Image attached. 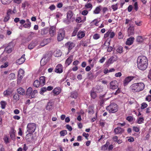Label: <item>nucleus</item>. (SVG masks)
Wrapping results in <instances>:
<instances>
[{"label":"nucleus","instance_id":"nucleus-16","mask_svg":"<svg viewBox=\"0 0 151 151\" xmlns=\"http://www.w3.org/2000/svg\"><path fill=\"white\" fill-rule=\"evenodd\" d=\"M85 35V31H79L77 34V36L78 38L81 39Z\"/></svg>","mask_w":151,"mask_h":151},{"label":"nucleus","instance_id":"nucleus-59","mask_svg":"<svg viewBox=\"0 0 151 151\" xmlns=\"http://www.w3.org/2000/svg\"><path fill=\"white\" fill-rule=\"evenodd\" d=\"M135 24L137 26H140L142 25V22L141 21H135Z\"/></svg>","mask_w":151,"mask_h":151},{"label":"nucleus","instance_id":"nucleus-46","mask_svg":"<svg viewBox=\"0 0 151 151\" xmlns=\"http://www.w3.org/2000/svg\"><path fill=\"white\" fill-rule=\"evenodd\" d=\"M31 22L27 23L24 24L23 26L25 28H29L31 26Z\"/></svg>","mask_w":151,"mask_h":151},{"label":"nucleus","instance_id":"nucleus-28","mask_svg":"<svg viewBox=\"0 0 151 151\" xmlns=\"http://www.w3.org/2000/svg\"><path fill=\"white\" fill-rule=\"evenodd\" d=\"M32 91V88L31 87H29L27 90L26 95L28 97L30 96L31 95V96Z\"/></svg>","mask_w":151,"mask_h":151},{"label":"nucleus","instance_id":"nucleus-18","mask_svg":"<svg viewBox=\"0 0 151 151\" xmlns=\"http://www.w3.org/2000/svg\"><path fill=\"white\" fill-rule=\"evenodd\" d=\"M13 92V91L10 89H8L5 91L3 93L4 96L8 97L10 96Z\"/></svg>","mask_w":151,"mask_h":151},{"label":"nucleus","instance_id":"nucleus-49","mask_svg":"<svg viewBox=\"0 0 151 151\" xmlns=\"http://www.w3.org/2000/svg\"><path fill=\"white\" fill-rule=\"evenodd\" d=\"M60 134L61 136H63L67 134V131L66 130H63L61 131Z\"/></svg>","mask_w":151,"mask_h":151},{"label":"nucleus","instance_id":"nucleus-22","mask_svg":"<svg viewBox=\"0 0 151 151\" xmlns=\"http://www.w3.org/2000/svg\"><path fill=\"white\" fill-rule=\"evenodd\" d=\"M134 28L133 27L130 26L128 27L127 32L129 35L130 36L133 35L134 33Z\"/></svg>","mask_w":151,"mask_h":151},{"label":"nucleus","instance_id":"nucleus-50","mask_svg":"<svg viewBox=\"0 0 151 151\" xmlns=\"http://www.w3.org/2000/svg\"><path fill=\"white\" fill-rule=\"evenodd\" d=\"M47 62V61L45 60V58H43L40 61V65L42 66H44L46 64Z\"/></svg>","mask_w":151,"mask_h":151},{"label":"nucleus","instance_id":"nucleus-19","mask_svg":"<svg viewBox=\"0 0 151 151\" xmlns=\"http://www.w3.org/2000/svg\"><path fill=\"white\" fill-rule=\"evenodd\" d=\"M134 38L133 37H130L128 38L126 42V44L129 45L132 44L133 42Z\"/></svg>","mask_w":151,"mask_h":151},{"label":"nucleus","instance_id":"nucleus-25","mask_svg":"<svg viewBox=\"0 0 151 151\" xmlns=\"http://www.w3.org/2000/svg\"><path fill=\"white\" fill-rule=\"evenodd\" d=\"M116 56H112L108 60V63L110 64L113 63L114 61L116 60Z\"/></svg>","mask_w":151,"mask_h":151},{"label":"nucleus","instance_id":"nucleus-4","mask_svg":"<svg viewBox=\"0 0 151 151\" xmlns=\"http://www.w3.org/2000/svg\"><path fill=\"white\" fill-rule=\"evenodd\" d=\"M36 128V124L34 123H30L28 124L27 130L28 132L33 133L35 131Z\"/></svg>","mask_w":151,"mask_h":151},{"label":"nucleus","instance_id":"nucleus-5","mask_svg":"<svg viewBox=\"0 0 151 151\" xmlns=\"http://www.w3.org/2000/svg\"><path fill=\"white\" fill-rule=\"evenodd\" d=\"M65 36V32L64 30L62 29H60L57 35V39L58 41H61L64 39Z\"/></svg>","mask_w":151,"mask_h":151},{"label":"nucleus","instance_id":"nucleus-21","mask_svg":"<svg viewBox=\"0 0 151 151\" xmlns=\"http://www.w3.org/2000/svg\"><path fill=\"white\" fill-rule=\"evenodd\" d=\"M17 91L18 93L21 95H24L25 94V90L22 88H18Z\"/></svg>","mask_w":151,"mask_h":151},{"label":"nucleus","instance_id":"nucleus-3","mask_svg":"<svg viewBox=\"0 0 151 151\" xmlns=\"http://www.w3.org/2000/svg\"><path fill=\"white\" fill-rule=\"evenodd\" d=\"M106 109L110 113H115L117 111L119 107L116 104L113 102L111 103L109 106H106Z\"/></svg>","mask_w":151,"mask_h":151},{"label":"nucleus","instance_id":"nucleus-48","mask_svg":"<svg viewBox=\"0 0 151 151\" xmlns=\"http://www.w3.org/2000/svg\"><path fill=\"white\" fill-rule=\"evenodd\" d=\"M147 104L146 103L143 102L141 104V109H144L147 108Z\"/></svg>","mask_w":151,"mask_h":151},{"label":"nucleus","instance_id":"nucleus-26","mask_svg":"<svg viewBox=\"0 0 151 151\" xmlns=\"http://www.w3.org/2000/svg\"><path fill=\"white\" fill-rule=\"evenodd\" d=\"M101 6H99L96 8L93 11V13L95 14H98L100 13L101 11Z\"/></svg>","mask_w":151,"mask_h":151},{"label":"nucleus","instance_id":"nucleus-43","mask_svg":"<svg viewBox=\"0 0 151 151\" xmlns=\"http://www.w3.org/2000/svg\"><path fill=\"white\" fill-rule=\"evenodd\" d=\"M136 40L137 42H143V39L142 36H139L137 37Z\"/></svg>","mask_w":151,"mask_h":151},{"label":"nucleus","instance_id":"nucleus-1","mask_svg":"<svg viewBox=\"0 0 151 151\" xmlns=\"http://www.w3.org/2000/svg\"><path fill=\"white\" fill-rule=\"evenodd\" d=\"M148 61L147 58L145 56H139L137 59V65L140 70H143L147 68Z\"/></svg>","mask_w":151,"mask_h":151},{"label":"nucleus","instance_id":"nucleus-53","mask_svg":"<svg viewBox=\"0 0 151 151\" xmlns=\"http://www.w3.org/2000/svg\"><path fill=\"white\" fill-rule=\"evenodd\" d=\"M134 9H135L136 11L138 10V4L137 2H136L134 3L133 5Z\"/></svg>","mask_w":151,"mask_h":151},{"label":"nucleus","instance_id":"nucleus-32","mask_svg":"<svg viewBox=\"0 0 151 151\" xmlns=\"http://www.w3.org/2000/svg\"><path fill=\"white\" fill-rule=\"evenodd\" d=\"M15 131L13 129L11 131L10 133V137L12 140H14L15 139Z\"/></svg>","mask_w":151,"mask_h":151},{"label":"nucleus","instance_id":"nucleus-9","mask_svg":"<svg viewBox=\"0 0 151 151\" xmlns=\"http://www.w3.org/2000/svg\"><path fill=\"white\" fill-rule=\"evenodd\" d=\"M134 78V77L133 76H129L126 77L123 81L124 85L125 86H127Z\"/></svg>","mask_w":151,"mask_h":151},{"label":"nucleus","instance_id":"nucleus-35","mask_svg":"<svg viewBox=\"0 0 151 151\" xmlns=\"http://www.w3.org/2000/svg\"><path fill=\"white\" fill-rule=\"evenodd\" d=\"M36 44L33 42H32L28 45V48L29 49L31 50L36 46Z\"/></svg>","mask_w":151,"mask_h":151},{"label":"nucleus","instance_id":"nucleus-42","mask_svg":"<svg viewBox=\"0 0 151 151\" xmlns=\"http://www.w3.org/2000/svg\"><path fill=\"white\" fill-rule=\"evenodd\" d=\"M87 77L89 79H92L93 77V75L92 73L90 71L87 73Z\"/></svg>","mask_w":151,"mask_h":151},{"label":"nucleus","instance_id":"nucleus-11","mask_svg":"<svg viewBox=\"0 0 151 151\" xmlns=\"http://www.w3.org/2000/svg\"><path fill=\"white\" fill-rule=\"evenodd\" d=\"M61 91V89L60 87H56L54 88L52 92L53 93L54 96L58 95H59Z\"/></svg>","mask_w":151,"mask_h":151},{"label":"nucleus","instance_id":"nucleus-10","mask_svg":"<svg viewBox=\"0 0 151 151\" xmlns=\"http://www.w3.org/2000/svg\"><path fill=\"white\" fill-rule=\"evenodd\" d=\"M110 88L112 89H115L118 87L117 82L116 81H114L110 83Z\"/></svg>","mask_w":151,"mask_h":151},{"label":"nucleus","instance_id":"nucleus-41","mask_svg":"<svg viewBox=\"0 0 151 151\" xmlns=\"http://www.w3.org/2000/svg\"><path fill=\"white\" fill-rule=\"evenodd\" d=\"M78 29L79 28L78 27L75 28L73 33H72V36H75L76 35H77V32Z\"/></svg>","mask_w":151,"mask_h":151},{"label":"nucleus","instance_id":"nucleus-36","mask_svg":"<svg viewBox=\"0 0 151 151\" xmlns=\"http://www.w3.org/2000/svg\"><path fill=\"white\" fill-rule=\"evenodd\" d=\"M86 8L89 9V11H90L92 8V5L90 3H87L85 6Z\"/></svg>","mask_w":151,"mask_h":151},{"label":"nucleus","instance_id":"nucleus-13","mask_svg":"<svg viewBox=\"0 0 151 151\" xmlns=\"http://www.w3.org/2000/svg\"><path fill=\"white\" fill-rule=\"evenodd\" d=\"M124 131V130L120 127H118L114 129V132L115 134H122Z\"/></svg>","mask_w":151,"mask_h":151},{"label":"nucleus","instance_id":"nucleus-60","mask_svg":"<svg viewBox=\"0 0 151 151\" xmlns=\"http://www.w3.org/2000/svg\"><path fill=\"white\" fill-rule=\"evenodd\" d=\"M111 33V30H109L108 32H107L104 35V37L105 38L109 36L110 35V33Z\"/></svg>","mask_w":151,"mask_h":151},{"label":"nucleus","instance_id":"nucleus-33","mask_svg":"<svg viewBox=\"0 0 151 151\" xmlns=\"http://www.w3.org/2000/svg\"><path fill=\"white\" fill-rule=\"evenodd\" d=\"M90 96L93 99H95L96 96L97 95L96 93L94 92V90H92L90 92Z\"/></svg>","mask_w":151,"mask_h":151},{"label":"nucleus","instance_id":"nucleus-47","mask_svg":"<svg viewBox=\"0 0 151 151\" xmlns=\"http://www.w3.org/2000/svg\"><path fill=\"white\" fill-rule=\"evenodd\" d=\"M116 51L119 53H121L123 51V47L122 46H119L116 49Z\"/></svg>","mask_w":151,"mask_h":151},{"label":"nucleus","instance_id":"nucleus-8","mask_svg":"<svg viewBox=\"0 0 151 151\" xmlns=\"http://www.w3.org/2000/svg\"><path fill=\"white\" fill-rule=\"evenodd\" d=\"M13 47V43L12 42H9L5 48V50L8 53H10L12 51Z\"/></svg>","mask_w":151,"mask_h":151},{"label":"nucleus","instance_id":"nucleus-24","mask_svg":"<svg viewBox=\"0 0 151 151\" xmlns=\"http://www.w3.org/2000/svg\"><path fill=\"white\" fill-rule=\"evenodd\" d=\"M28 133L26 134L25 138L27 140H29L33 139V136L32 133L28 132Z\"/></svg>","mask_w":151,"mask_h":151},{"label":"nucleus","instance_id":"nucleus-64","mask_svg":"<svg viewBox=\"0 0 151 151\" xmlns=\"http://www.w3.org/2000/svg\"><path fill=\"white\" fill-rule=\"evenodd\" d=\"M145 100L148 101V102L151 101V95H149L147 96L145 98Z\"/></svg>","mask_w":151,"mask_h":151},{"label":"nucleus","instance_id":"nucleus-52","mask_svg":"<svg viewBox=\"0 0 151 151\" xmlns=\"http://www.w3.org/2000/svg\"><path fill=\"white\" fill-rule=\"evenodd\" d=\"M47 29H44L41 30V34L43 35H46L48 32Z\"/></svg>","mask_w":151,"mask_h":151},{"label":"nucleus","instance_id":"nucleus-61","mask_svg":"<svg viewBox=\"0 0 151 151\" xmlns=\"http://www.w3.org/2000/svg\"><path fill=\"white\" fill-rule=\"evenodd\" d=\"M126 119L129 122H131L133 120V118L132 116H129L126 118Z\"/></svg>","mask_w":151,"mask_h":151},{"label":"nucleus","instance_id":"nucleus-6","mask_svg":"<svg viewBox=\"0 0 151 151\" xmlns=\"http://www.w3.org/2000/svg\"><path fill=\"white\" fill-rule=\"evenodd\" d=\"M24 71L20 69L18 71V74L17 79V83H20L24 76Z\"/></svg>","mask_w":151,"mask_h":151},{"label":"nucleus","instance_id":"nucleus-27","mask_svg":"<svg viewBox=\"0 0 151 151\" xmlns=\"http://www.w3.org/2000/svg\"><path fill=\"white\" fill-rule=\"evenodd\" d=\"M73 16V12L71 10H69L67 13V18L68 20H70Z\"/></svg>","mask_w":151,"mask_h":151},{"label":"nucleus","instance_id":"nucleus-57","mask_svg":"<svg viewBox=\"0 0 151 151\" xmlns=\"http://www.w3.org/2000/svg\"><path fill=\"white\" fill-rule=\"evenodd\" d=\"M37 90H34L33 91V92H32V94H31V98H34L35 96V94L37 93Z\"/></svg>","mask_w":151,"mask_h":151},{"label":"nucleus","instance_id":"nucleus-7","mask_svg":"<svg viewBox=\"0 0 151 151\" xmlns=\"http://www.w3.org/2000/svg\"><path fill=\"white\" fill-rule=\"evenodd\" d=\"M55 72L58 73H61L63 72V67L60 64L57 65L55 69Z\"/></svg>","mask_w":151,"mask_h":151},{"label":"nucleus","instance_id":"nucleus-44","mask_svg":"<svg viewBox=\"0 0 151 151\" xmlns=\"http://www.w3.org/2000/svg\"><path fill=\"white\" fill-rule=\"evenodd\" d=\"M88 112L89 114H93L94 113L93 107L92 106H89V107Z\"/></svg>","mask_w":151,"mask_h":151},{"label":"nucleus","instance_id":"nucleus-23","mask_svg":"<svg viewBox=\"0 0 151 151\" xmlns=\"http://www.w3.org/2000/svg\"><path fill=\"white\" fill-rule=\"evenodd\" d=\"M45 77L44 76H41L40 78V81L42 86H43L45 83Z\"/></svg>","mask_w":151,"mask_h":151},{"label":"nucleus","instance_id":"nucleus-34","mask_svg":"<svg viewBox=\"0 0 151 151\" xmlns=\"http://www.w3.org/2000/svg\"><path fill=\"white\" fill-rule=\"evenodd\" d=\"M109 142L108 141H107L106 142V144L102 147V150H107L108 149V147L109 145Z\"/></svg>","mask_w":151,"mask_h":151},{"label":"nucleus","instance_id":"nucleus-31","mask_svg":"<svg viewBox=\"0 0 151 151\" xmlns=\"http://www.w3.org/2000/svg\"><path fill=\"white\" fill-rule=\"evenodd\" d=\"M144 120V119L143 117H139L137 119V122L138 124H141L143 123Z\"/></svg>","mask_w":151,"mask_h":151},{"label":"nucleus","instance_id":"nucleus-17","mask_svg":"<svg viewBox=\"0 0 151 151\" xmlns=\"http://www.w3.org/2000/svg\"><path fill=\"white\" fill-rule=\"evenodd\" d=\"M73 56L70 55L67 59L65 62V64L67 66H69L73 60Z\"/></svg>","mask_w":151,"mask_h":151},{"label":"nucleus","instance_id":"nucleus-58","mask_svg":"<svg viewBox=\"0 0 151 151\" xmlns=\"http://www.w3.org/2000/svg\"><path fill=\"white\" fill-rule=\"evenodd\" d=\"M14 12L13 11H12L11 9H9L7 10V15H9L10 16V14H14Z\"/></svg>","mask_w":151,"mask_h":151},{"label":"nucleus","instance_id":"nucleus-20","mask_svg":"<svg viewBox=\"0 0 151 151\" xmlns=\"http://www.w3.org/2000/svg\"><path fill=\"white\" fill-rule=\"evenodd\" d=\"M53 104L52 102H49L47 104L46 109V110H52L53 108Z\"/></svg>","mask_w":151,"mask_h":151},{"label":"nucleus","instance_id":"nucleus-14","mask_svg":"<svg viewBox=\"0 0 151 151\" xmlns=\"http://www.w3.org/2000/svg\"><path fill=\"white\" fill-rule=\"evenodd\" d=\"M49 34L50 36H53L56 33V28L55 27H51L49 30Z\"/></svg>","mask_w":151,"mask_h":151},{"label":"nucleus","instance_id":"nucleus-54","mask_svg":"<svg viewBox=\"0 0 151 151\" xmlns=\"http://www.w3.org/2000/svg\"><path fill=\"white\" fill-rule=\"evenodd\" d=\"M111 8L113 9V11H115L117 10L118 9V6L117 4L112 5L111 6Z\"/></svg>","mask_w":151,"mask_h":151},{"label":"nucleus","instance_id":"nucleus-39","mask_svg":"<svg viewBox=\"0 0 151 151\" xmlns=\"http://www.w3.org/2000/svg\"><path fill=\"white\" fill-rule=\"evenodd\" d=\"M78 96V93L77 92H73L71 93L70 97L76 99Z\"/></svg>","mask_w":151,"mask_h":151},{"label":"nucleus","instance_id":"nucleus-30","mask_svg":"<svg viewBox=\"0 0 151 151\" xmlns=\"http://www.w3.org/2000/svg\"><path fill=\"white\" fill-rule=\"evenodd\" d=\"M40 85H41V84L39 80H36L34 81L33 86L35 87L38 88L40 86Z\"/></svg>","mask_w":151,"mask_h":151},{"label":"nucleus","instance_id":"nucleus-15","mask_svg":"<svg viewBox=\"0 0 151 151\" xmlns=\"http://www.w3.org/2000/svg\"><path fill=\"white\" fill-rule=\"evenodd\" d=\"M25 60V55H23L21 58L17 60L16 62L18 64L21 65L24 63Z\"/></svg>","mask_w":151,"mask_h":151},{"label":"nucleus","instance_id":"nucleus-51","mask_svg":"<svg viewBox=\"0 0 151 151\" xmlns=\"http://www.w3.org/2000/svg\"><path fill=\"white\" fill-rule=\"evenodd\" d=\"M100 37V35L99 34H95L93 36V38L94 40H97Z\"/></svg>","mask_w":151,"mask_h":151},{"label":"nucleus","instance_id":"nucleus-45","mask_svg":"<svg viewBox=\"0 0 151 151\" xmlns=\"http://www.w3.org/2000/svg\"><path fill=\"white\" fill-rule=\"evenodd\" d=\"M15 75L14 73H11L10 74L9 76V78L10 80H13L15 79Z\"/></svg>","mask_w":151,"mask_h":151},{"label":"nucleus","instance_id":"nucleus-38","mask_svg":"<svg viewBox=\"0 0 151 151\" xmlns=\"http://www.w3.org/2000/svg\"><path fill=\"white\" fill-rule=\"evenodd\" d=\"M99 22L98 21L97 19H95L93 20L91 23V24L92 25L93 24L95 25L96 26H98V24L99 23Z\"/></svg>","mask_w":151,"mask_h":151},{"label":"nucleus","instance_id":"nucleus-12","mask_svg":"<svg viewBox=\"0 0 151 151\" xmlns=\"http://www.w3.org/2000/svg\"><path fill=\"white\" fill-rule=\"evenodd\" d=\"M65 46H68V53L75 46V44L72 42H68L65 44Z\"/></svg>","mask_w":151,"mask_h":151},{"label":"nucleus","instance_id":"nucleus-2","mask_svg":"<svg viewBox=\"0 0 151 151\" xmlns=\"http://www.w3.org/2000/svg\"><path fill=\"white\" fill-rule=\"evenodd\" d=\"M145 85L142 83H138L132 84L130 87L132 91L134 93L139 92L144 88Z\"/></svg>","mask_w":151,"mask_h":151},{"label":"nucleus","instance_id":"nucleus-40","mask_svg":"<svg viewBox=\"0 0 151 151\" xmlns=\"http://www.w3.org/2000/svg\"><path fill=\"white\" fill-rule=\"evenodd\" d=\"M0 104L1 105V109H4L5 108L6 105V103L4 101H1L0 102Z\"/></svg>","mask_w":151,"mask_h":151},{"label":"nucleus","instance_id":"nucleus-62","mask_svg":"<svg viewBox=\"0 0 151 151\" xmlns=\"http://www.w3.org/2000/svg\"><path fill=\"white\" fill-rule=\"evenodd\" d=\"M118 38L119 39H122L123 37V35L121 32H120L118 33Z\"/></svg>","mask_w":151,"mask_h":151},{"label":"nucleus","instance_id":"nucleus-55","mask_svg":"<svg viewBox=\"0 0 151 151\" xmlns=\"http://www.w3.org/2000/svg\"><path fill=\"white\" fill-rule=\"evenodd\" d=\"M47 40H44L40 44V45L42 47H43L44 46H45V45H47Z\"/></svg>","mask_w":151,"mask_h":151},{"label":"nucleus","instance_id":"nucleus-29","mask_svg":"<svg viewBox=\"0 0 151 151\" xmlns=\"http://www.w3.org/2000/svg\"><path fill=\"white\" fill-rule=\"evenodd\" d=\"M19 99V96L18 94L15 93L14 95L13 98V101L14 102H16Z\"/></svg>","mask_w":151,"mask_h":151},{"label":"nucleus","instance_id":"nucleus-37","mask_svg":"<svg viewBox=\"0 0 151 151\" xmlns=\"http://www.w3.org/2000/svg\"><path fill=\"white\" fill-rule=\"evenodd\" d=\"M13 0H1V1L3 4H9Z\"/></svg>","mask_w":151,"mask_h":151},{"label":"nucleus","instance_id":"nucleus-63","mask_svg":"<svg viewBox=\"0 0 151 151\" xmlns=\"http://www.w3.org/2000/svg\"><path fill=\"white\" fill-rule=\"evenodd\" d=\"M10 19V16L9 15H7L4 18V22H6L8 21Z\"/></svg>","mask_w":151,"mask_h":151},{"label":"nucleus","instance_id":"nucleus-56","mask_svg":"<svg viewBox=\"0 0 151 151\" xmlns=\"http://www.w3.org/2000/svg\"><path fill=\"white\" fill-rule=\"evenodd\" d=\"M47 88L46 87H43L41 88V91H40V93L42 94L46 92L47 90H46Z\"/></svg>","mask_w":151,"mask_h":151}]
</instances>
